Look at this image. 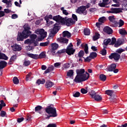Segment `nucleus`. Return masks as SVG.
<instances>
[{
	"label": "nucleus",
	"mask_w": 127,
	"mask_h": 127,
	"mask_svg": "<svg viewBox=\"0 0 127 127\" xmlns=\"http://www.w3.org/2000/svg\"><path fill=\"white\" fill-rule=\"evenodd\" d=\"M46 58V54H45V52H42L39 55V59H42L43 58Z\"/></svg>",
	"instance_id": "nucleus-30"
},
{
	"label": "nucleus",
	"mask_w": 127,
	"mask_h": 127,
	"mask_svg": "<svg viewBox=\"0 0 127 127\" xmlns=\"http://www.w3.org/2000/svg\"><path fill=\"white\" fill-rule=\"evenodd\" d=\"M45 112L48 115H51L53 116V118H56L58 114H57V111H56V108L55 107H51V106H48L45 109Z\"/></svg>",
	"instance_id": "nucleus-5"
},
{
	"label": "nucleus",
	"mask_w": 127,
	"mask_h": 127,
	"mask_svg": "<svg viewBox=\"0 0 127 127\" xmlns=\"http://www.w3.org/2000/svg\"><path fill=\"white\" fill-rule=\"evenodd\" d=\"M124 51H126V50H124L122 48H120L116 50V52H117L116 53H118V54H120L121 55V54H122L123 52H124Z\"/></svg>",
	"instance_id": "nucleus-44"
},
{
	"label": "nucleus",
	"mask_w": 127,
	"mask_h": 127,
	"mask_svg": "<svg viewBox=\"0 0 127 127\" xmlns=\"http://www.w3.org/2000/svg\"><path fill=\"white\" fill-rule=\"evenodd\" d=\"M47 127H57V125L54 124H49L47 126Z\"/></svg>",
	"instance_id": "nucleus-58"
},
{
	"label": "nucleus",
	"mask_w": 127,
	"mask_h": 127,
	"mask_svg": "<svg viewBox=\"0 0 127 127\" xmlns=\"http://www.w3.org/2000/svg\"><path fill=\"white\" fill-rule=\"evenodd\" d=\"M85 55V53L84 52V51L81 50L79 52L78 55H77V57H79V58H83L84 55Z\"/></svg>",
	"instance_id": "nucleus-31"
},
{
	"label": "nucleus",
	"mask_w": 127,
	"mask_h": 127,
	"mask_svg": "<svg viewBox=\"0 0 127 127\" xmlns=\"http://www.w3.org/2000/svg\"><path fill=\"white\" fill-rule=\"evenodd\" d=\"M45 86L46 88H51V87L54 86V83L51 81H48L46 82Z\"/></svg>",
	"instance_id": "nucleus-22"
},
{
	"label": "nucleus",
	"mask_w": 127,
	"mask_h": 127,
	"mask_svg": "<svg viewBox=\"0 0 127 127\" xmlns=\"http://www.w3.org/2000/svg\"><path fill=\"white\" fill-rule=\"evenodd\" d=\"M81 47L82 48H84V52H85V54H88V53H89V51H88L89 48L88 47V44H85L84 46V45L81 44Z\"/></svg>",
	"instance_id": "nucleus-18"
},
{
	"label": "nucleus",
	"mask_w": 127,
	"mask_h": 127,
	"mask_svg": "<svg viewBox=\"0 0 127 127\" xmlns=\"http://www.w3.org/2000/svg\"><path fill=\"white\" fill-rule=\"evenodd\" d=\"M80 92L82 94H87V93H88V91L84 88H81Z\"/></svg>",
	"instance_id": "nucleus-55"
},
{
	"label": "nucleus",
	"mask_w": 127,
	"mask_h": 127,
	"mask_svg": "<svg viewBox=\"0 0 127 127\" xmlns=\"http://www.w3.org/2000/svg\"><path fill=\"white\" fill-rule=\"evenodd\" d=\"M112 42V39L110 38L105 39L103 41V45H109Z\"/></svg>",
	"instance_id": "nucleus-25"
},
{
	"label": "nucleus",
	"mask_w": 127,
	"mask_h": 127,
	"mask_svg": "<svg viewBox=\"0 0 127 127\" xmlns=\"http://www.w3.org/2000/svg\"><path fill=\"white\" fill-rule=\"evenodd\" d=\"M65 52H66V49H64L58 51L57 52V54H62L63 53H65Z\"/></svg>",
	"instance_id": "nucleus-51"
},
{
	"label": "nucleus",
	"mask_w": 127,
	"mask_h": 127,
	"mask_svg": "<svg viewBox=\"0 0 127 127\" xmlns=\"http://www.w3.org/2000/svg\"><path fill=\"white\" fill-rule=\"evenodd\" d=\"M83 58L84 59V62H88V63H90L92 61V59L90 58V56L87 57L86 58H84V57Z\"/></svg>",
	"instance_id": "nucleus-50"
},
{
	"label": "nucleus",
	"mask_w": 127,
	"mask_h": 127,
	"mask_svg": "<svg viewBox=\"0 0 127 127\" xmlns=\"http://www.w3.org/2000/svg\"><path fill=\"white\" fill-rule=\"evenodd\" d=\"M6 115V113L4 111H1L0 112V116L2 117V118H4Z\"/></svg>",
	"instance_id": "nucleus-52"
},
{
	"label": "nucleus",
	"mask_w": 127,
	"mask_h": 127,
	"mask_svg": "<svg viewBox=\"0 0 127 127\" xmlns=\"http://www.w3.org/2000/svg\"><path fill=\"white\" fill-rule=\"evenodd\" d=\"M72 17L74 21H78V17H77V15H76V14H72Z\"/></svg>",
	"instance_id": "nucleus-53"
},
{
	"label": "nucleus",
	"mask_w": 127,
	"mask_h": 127,
	"mask_svg": "<svg viewBox=\"0 0 127 127\" xmlns=\"http://www.w3.org/2000/svg\"><path fill=\"white\" fill-rule=\"evenodd\" d=\"M30 37L31 38V40H32L33 42H34L35 39H36V38L37 37V35L35 34H32L30 36Z\"/></svg>",
	"instance_id": "nucleus-45"
},
{
	"label": "nucleus",
	"mask_w": 127,
	"mask_h": 127,
	"mask_svg": "<svg viewBox=\"0 0 127 127\" xmlns=\"http://www.w3.org/2000/svg\"><path fill=\"white\" fill-rule=\"evenodd\" d=\"M61 66V63H56L54 64V66L56 68H57L58 67H60Z\"/></svg>",
	"instance_id": "nucleus-56"
},
{
	"label": "nucleus",
	"mask_w": 127,
	"mask_h": 127,
	"mask_svg": "<svg viewBox=\"0 0 127 127\" xmlns=\"http://www.w3.org/2000/svg\"><path fill=\"white\" fill-rule=\"evenodd\" d=\"M100 79L101 81H103V82H105V81L107 80V76L104 74H101L100 75Z\"/></svg>",
	"instance_id": "nucleus-33"
},
{
	"label": "nucleus",
	"mask_w": 127,
	"mask_h": 127,
	"mask_svg": "<svg viewBox=\"0 0 127 127\" xmlns=\"http://www.w3.org/2000/svg\"><path fill=\"white\" fill-rule=\"evenodd\" d=\"M109 100H110V102H111V103H114V102H116V101L117 100V95H116L115 94L112 95L109 98Z\"/></svg>",
	"instance_id": "nucleus-24"
},
{
	"label": "nucleus",
	"mask_w": 127,
	"mask_h": 127,
	"mask_svg": "<svg viewBox=\"0 0 127 127\" xmlns=\"http://www.w3.org/2000/svg\"><path fill=\"white\" fill-rule=\"evenodd\" d=\"M93 99H95V101L99 102L102 100V98L101 97V96L96 95V96H95Z\"/></svg>",
	"instance_id": "nucleus-40"
},
{
	"label": "nucleus",
	"mask_w": 127,
	"mask_h": 127,
	"mask_svg": "<svg viewBox=\"0 0 127 127\" xmlns=\"http://www.w3.org/2000/svg\"><path fill=\"white\" fill-rule=\"evenodd\" d=\"M18 17V16H17V14H13L11 16V18L12 19H15L16 18H17Z\"/></svg>",
	"instance_id": "nucleus-57"
},
{
	"label": "nucleus",
	"mask_w": 127,
	"mask_h": 127,
	"mask_svg": "<svg viewBox=\"0 0 127 127\" xmlns=\"http://www.w3.org/2000/svg\"><path fill=\"white\" fill-rule=\"evenodd\" d=\"M96 93L95 92V91L92 90L89 93V95L92 98V99H94L95 97L96 96Z\"/></svg>",
	"instance_id": "nucleus-39"
},
{
	"label": "nucleus",
	"mask_w": 127,
	"mask_h": 127,
	"mask_svg": "<svg viewBox=\"0 0 127 127\" xmlns=\"http://www.w3.org/2000/svg\"><path fill=\"white\" fill-rule=\"evenodd\" d=\"M0 59L3 60H8V57L6 55L1 52H0Z\"/></svg>",
	"instance_id": "nucleus-21"
},
{
	"label": "nucleus",
	"mask_w": 127,
	"mask_h": 127,
	"mask_svg": "<svg viewBox=\"0 0 127 127\" xmlns=\"http://www.w3.org/2000/svg\"><path fill=\"white\" fill-rule=\"evenodd\" d=\"M23 27L24 30L18 34L17 41H23V39H26L31 34L30 27L28 25H25Z\"/></svg>",
	"instance_id": "nucleus-3"
},
{
	"label": "nucleus",
	"mask_w": 127,
	"mask_h": 127,
	"mask_svg": "<svg viewBox=\"0 0 127 127\" xmlns=\"http://www.w3.org/2000/svg\"><path fill=\"white\" fill-rule=\"evenodd\" d=\"M76 41H77V43H76L77 46H79L80 45V44L82 43V42L79 39H77Z\"/></svg>",
	"instance_id": "nucleus-62"
},
{
	"label": "nucleus",
	"mask_w": 127,
	"mask_h": 127,
	"mask_svg": "<svg viewBox=\"0 0 127 127\" xmlns=\"http://www.w3.org/2000/svg\"><path fill=\"white\" fill-rule=\"evenodd\" d=\"M80 92L77 91L76 92L73 93V96L74 97V98H78V97H80Z\"/></svg>",
	"instance_id": "nucleus-47"
},
{
	"label": "nucleus",
	"mask_w": 127,
	"mask_h": 127,
	"mask_svg": "<svg viewBox=\"0 0 127 127\" xmlns=\"http://www.w3.org/2000/svg\"><path fill=\"white\" fill-rule=\"evenodd\" d=\"M17 121L18 123H21L22 122H23V121H24V118H23V117L18 118Z\"/></svg>",
	"instance_id": "nucleus-60"
},
{
	"label": "nucleus",
	"mask_w": 127,
	"mask_h": 127,
	"mask_svg": "<svg viewBox=\"0 0 127 127\" xmlns=\"http://www.w3.org/2000/svg\"><path fill=\"white\" fill-rule=\"evenodd\" d=\"M119 31L120 34H121V35H127V32L124 28L120 29L119 30Z\"/></svg>",
	"instance_id": "nucleus-26"
},
{
	"label": "nucleus",
	"mask_w": 127,
	"mask_h": 127,
	"mask_svg": "<svg viewBox=\"0 0 127 127\" xmlns=\"http://www.w3.org/2000/svg\"><path fill=\"white\" fill-rule=\"evenodd\" d=\"M7 66V63L4 61H0V70H2Z\"/></svg>",
	"instance_id": "nucleus-16"
},
{
	"label": "nucleus",
	"mask_w": 127,
	"mask_h": 127,
	"mask_svg": "<svg viewBox=\"0 0 127 127\" xmlns=\"http://www.w3.org/2000/svg\"><path fill=\"white\" fill-rule=\"evenodd\" d=\"M76 12L79 14H82L83 15H87V13H88L87 10H86V7L84 5L78 7L76 10Z\"/></svg>",
	"instance_id": "nucleus-8"
},
{
	"label": "nucleus",
	"mask_w": 127,
	"mask_h": 127,
	"mask_svg": "<svg viewBox=\"0 0 127 127\" xmlns=\"http://www.w3.org/2000/svg\"><path fill=\"white\" fill-rule=\"evenodd\" d=\"M31 72H29V73L28 74L26 75V81H28V78H29V77H30V76H31Z\"/></svg>",
	"instance_id": "nucleus-59"
},
{
	"label": "nucleus",
	"mask_w": 127,
	"mask_h": 127,
	"mask_svg": "<svg viewBox=\"0 0 127 127\" xmlns=\"http://www.w3.org/2000/svg\"><path fill=\"white\" fill-rule=\"evenodd\" d=\"M76 73L77 75L74 79V81L76 83H82V82H84L89 79V73L88 72L84 73H85L84 69H77L76 70Z\"/></svg>",
	"instance_id": "nucleus-1"
},
{
	"label": "nucleus",
	"mask_w": 127,
	"mask_h": 127,
	"mask_svg": "<svg viewBox=\"0 0 127 127\" xmlns=\"http://www.w3.org/2000/svg\"><path fill=\"white\" fill-rule=\"evenodd\" d=\"M73 75H74V71H73V70H70L67 72V76H68V77H72Z\"/></svg>",
	"instance_id": "nucleus-42"
},
{
	"label": "nucleus",
	"mask_w": 127,
	"mask_h": 127,
	"mask_svg": "<svg viewBox=\"0 0 127 127\" xmlns=\"http://www.w3.org/2000/svg\"><path fill=\"white\" fill-rule=\"evenodd\" d=\"M111 10H112V13H120V12H123V9L121 8H111Z\"/></svg>",
	"instance_id": "nucleus-13"
},
{
	"label": "nucleus",
	"mask_w": 127,
	"mask_h": 127,
	"mask_svg": "<svg viewBox=\"0 0 127 127\" xmlns=\"http://www.w3.org/2000/svg\"><path fill=\"white\" fill-rule=\"evenodd\" d=\"M29 65H30V62L29 61L25 60L23 63V65L25 66V67H26L29 66Z\"/></svg>",
	"instance_id": "nucleus-48"
},
{
	"label": "nucleus",
	"mask_w": 127,
	"mask_h": 127,
	"mask_svg": "<svg viewBox=\"0 0 127 127\" xmlns=\"http://www.w3.org/2000/svg\"><path fill=\"white\" fill-rule=\"evenodd\" d=\"M100 34H99V33H96L95 35L93 37V39L94 41H96V40H98V39L100 38Z\"/></svg>",
	"instance_id": "nucleus-34"
},
{
	"label": "nucleus",
	"mask_w": 127,
	"mask_h": 127,
	"mask_svg": "<svg viewBox=\"0 0 127 127\" xmlns=\"http://www.w3.org/2000/svg\"><path fill=\"white\" fill-rule=\"evenodd\" d=\"M97 11V8H91L89 9V11L90 12H95V11Z\"/></svg>",
	"instance_id": "nucleus-61"
},
{
	"label": "nucleus",
	"mask_w": 127,
	"mask_h": 127,
	"mask_svg": "<svg viewBox=\"0 0 127 127\" xmlns=\"http://www.w3.org/2000/svg\"><path fill=\"white\" fill-rule=\"evenodd\" d=\"M53 70H54V66L53 65H51V66L49 67L44 71V74H47V73H50V72H52V71H53Z\"/></svg>",
	"instance_id": "nucleus-19"
},
{
	"label": "nucleus",
	"mask_w": 127,
	"mask_h": 127,
	"mask_svg": "<svg viewBox=\"0 0 127 127\" xmlns=\"http://www.w3.org/2000/svg\"><path fill=\"white\" fill-rule=\"evenodd\" d=\"M83 32L84 33V35H89L91 33L90 29H84Z\"/></svg>",
	"instance_id": "nucleus-41"
},
{
	"label": "nucleus",
	"mask_w": 127,
	"mask_h": 127,
	"mask_svg": "<svg viewBox=\"0 0 127 127\" xmlns=\"http://www.w3.org/2000/svg\"><path fill=\"white\" fill-rule=\"evenodd\" d=\"M109 58L111 60L114 59L116 62H118L119 60L121 59V55L118 53H111L109 56Z\"/></svg>",
	"instance_id": "nucleus-9"
},
{
	"label": "nucleus",
	"mask_w": 127,
	"mask_h": 127,
	"mask_svg": "<svg viewBox=\"0 0 127 127\" xmlns=\"http://www.w3.org/2000/svg\"><path fill=\"white\" fill-rule=\"evenodd\" d=\"M53 20L56 21L57 23L54 25V27L52 29L51 33L52 34H56L59 30H60V23L63 24L64 23V18L60 16V15H57L54 16L53 18Z\"/></svg>",
	"instance_id": "nucleus-2"
},
{
	"label": "nucleus",
	"mask_w": 127,
	"mask_h": 127,
	"mask_svg": "<svg viewBox=\"0 0 127 127\" xmlns=\"http://www.w3.org/2000/svg\"><path fill=\"white\" fill-rule=\"evenodd\" d=\"M36 84H38V85H40V84H42V85H44L45 84V79L44 78L42 79L41 80L40 79H39L37 80Z\"/></svg>",
	"instance_id": "nucleus-28"
},
{
	"label": "nucleus",
	"mask_w": 127,
	"mask_h": 127,
	"mask_svg": "<svg viewBox=\"0 0 127 127\" xmlns=\"http://www.w3.org/2000/svg\"><path fill=\"white\" fill-rule=\"evenodd\" d=\"M97 56H98V54L95 52H93L90 53L89 57L91 59H94V58H96Z\"/></svg>",
	"instance_id": "nucleus-23"
},
{
	"label": "nucleus",
	"mask_w": 127,
	"mask_h": 127,
	"mask_svg": "<svg viewBox=\"0 0 127 127\" xmlns=\"http://www.w3.org/2000/svg\"><path fill=\"white\" fill-rule=\"evenodd\" d=\"M119 25V23L117 20H115L110 23V26L112 27H118Z\"/></svg>",
	"instance_id": "nucleus-20"
},
{
	"label": "nucleus",
	"mask_w": 127,
	"mask_h": 127,
	"mask_svg": "<svg viewBox=\"0 0 127 127\" xmlns=\"http://www.w3.org/2000/svg\"><path fill=\"white\" fill-rule=\"evenodd\" d=\"M65 37L67 38H70L71 37V33L68 31H64L63 32V37H61L60 38H58L57 41L60 44H68L69 40Z\"/></svg>",
	"instance_id": "nucleus-4"
},
{
	"label": "nucleus",
	"mask_w": 127,
	"mask_h": 127,
	"mask_svg": "<svg viewBox=\"0 0 127 127\" xmlns=\"http://www.w3.org/2000/svg\"><path fill=\"white\" fill-rule=\"evenodd\" d=\"M75 51H76V50L72 48H66L65 50V52L68 54V55H73L74 53H75Z\"/></svg>",
	"instance_id": "nucleus-14"
},
{
	"label": "nucleus",
	"mask_w": 127,
	"mask_h": 127,
	"mask_svg": "<svg viewBox=\"0 0 127 127\" xmlns=\"http://www.w3.org/2000/svg\"><path fill=\"white\" fill-rule=\"evenodd\" d=\"M108 19L110 21V23L113 22L114 20H116V18H115V16H110L108 17Z\"/></svg>",
	"instance_id": "nucleus-49"
},
{
	"label": "nucleus",
	"mask_w": 127,
	"mask_h": 127,
	"mask_svg": "<svg viewBox=\"0 0 127 127\" xmlns=\"http://www.w3.org/2000/svg\"><path fill=\"white\" fill-rule=\"evenodd\" d=\"M5 14L3 11H0V17H2L4 16Z\"/></svg>",
	"instance_id": "nucleus-64"
},
{
	"label": "nucleus",
	"mask_w": 127,
	"mask_h": 127,
	"mask_svg": "<svg viewBox=\"0 0 127 127\" xmlns=\"http://www.w3.org/2000/svg\"><path fill=\"white\" fill-rule=\"evenodd\" d=\"M32 43H33V41L31 39H28L24 41L25 44H28L29 45H30V44H32Z\"/></svg>",
	"instance_id": "nucleus-36"
},
{
	"label": "nucleus",
	"mask_w": 127,
	"mask_h": 127,
	"mask_svg": "<svg viewBox=\"0 0 127 127\" xmlns=\"http://www.w3.org/2000/svg\"><path fill=\"white\" fill-rule=\"evenodd\" d=\"M116 68H117V64H112L108 66L107 69L109 72H113Z\"/></svg>",
	"instance_id": "nucleus-12"
},
{
	"label": "nucleus",
	"mask_w": 127,
	"mask_h": 127,
	"mask_svg": "<svg viewBox=\"0 0 127 127\" xmlns=\"http://www.w3.org/2000/svg\"><path fill=\"white\" fill-rule=\"evenodd\" d=\"M106 19H107L106 18V17L103 16V17L99 18V19H98V21L99 22H101L102 23H103V22H104L105 21H106Z\"/></svg>",
	"instance_id": "nucleus-46"
},
{
	"label": "nucleus",
	"mask_w": 127,
	"mask_h": 127,
	"mask_svg": "<svg viewBox=\"0 0 127 127\" xmlns=\"http://www.w3.org/2000/svg\"><path fill=\"white\" fill-rule=\"evenodd\" d=\"M42 109L43 108L41 106L38 105L35 108V112H36V113H39L40 114H41V113H40V112L39 111H41Z\"/></svg>",
	"instance_id": "nucleus-29"
},
{
	"label": "nucleus",
	"mask_w": 127,
	"mask_h": 127,
	"mask_svg": "<svg viewBox=\"0 0 127 127\" xmlns=\"http://www.w3.org/2000/svg\"><path fill=\"white\" fill-rule=\"evenodd\" d=\"M13 82L15 84V85H17L19 83V80L17 78V77L15 76L13 78Z\"/></svg>",
	"instance_id": "nucleus-37"
},
{
	"label": "nucleus",
	"mask_w": 127,
	"mask_h": 127,
	"mask_svg": "<svg viewBox=\"0 0 127 127\" xmlns=\"http://www.w3.org/2000/svg\"><path fill=\"white\" fill-rule=\"evenodd\" d=\"M100 54H102L103 56H106L107 55V50L103 49L100 52Z\"/></svg>",
	"instance_id": "nucleus-43"
},
{
	"label": "nucleus",
	"mask_w": 127,
	"mask_h": 127,
	"mask_svg": "<svg viewBox=\"0 0 127 127\" xmlns=\"http://www.w3.org/2000/svg\"><path fill=\"white\" fill-rule=\"evenodd\" d=\"M109 45H114V47L118 48L120 46H121V44H118L117 42V39L116 38L113 37L112 38V41L109 44Z\"/></svg>",
	"instance_id": "nucleus-10"
},
{
	"label": "nucleus",
	"mask_w": 127,
	"mask_h": 127,
	"mask_svg": "<svg viewBox=\"0 0 127 127\" xmlns=\"http://www.w3.org/2000/svg\"><path fill=\"white\" fill-rule=\"evenodd\" d=\"M91 49H92V50L93 51H97L98 50V49L95 46H92L91 48Z\"/></svg>",
	"instance_id": "nucleus-63"
},
{
	"label": "nucleus",
	"mask_w": 127,
	"mask_h": 127,
	"mask_svg": "<svg viewBox=\"0 0 127 127\" xmlns=\"http://www.w3.org/2000/svg\"><path fill=\"white\" fill-rule=\"evenodd\" d=\"M35 33L40 35V39H37L36 41H40L46 37L47 32L43 29H38L36 30Z\"/></svg>",
	"instance_id": "nucleus-6"
},
{
	"label": "nucleus",
	"mask_w": 127,
	"mask_h": 127,
	"mask_svg": "<svg viewBox=\"0 0 127 127\" xmlns=\"http://www.w3.org/2000/svg\"><path fill=\"white\" fill-rule=\"evenodd\" d=\"M64 23L62 24H65L66 26H71L73 24H75L76 21H74L72 18H69L68 17H64Z\"/></svg>",
	"instance_id": "nucleus-7"
},
{
	"label": "nucleus",
	"mask_w": 127,
	"mask_h": 127,
	"mask_svg": "<svg viewBox=\"0 0 127 127\" xmlns=\"http://www.w3.org/2000/svg\"><path fill=\"white\" fill-rule=\"evenodd\" d=\"M27 56L30 57V58H32V59H35L37 60V59H39L38 55L33 54H28Z\"/></svg>",
	"instance_id": "nucleus-17"
},
{
	"label": "nucleus",
	"mask_w": 127,
	"mask_h": 127,
	"mask_svg": "<svg viewBox=\"0 0 127 127\" xmlns=\"http://www.w3.org/2000/svg\"><path fill=\"white\" fill-rule=\"evenodd\" d=\"M124 24L125 21L123 19H120L118 22V27H122V26H124Z\"/></svg>",
	"instance_id": "nucleus-38"
},
{
	"label": "nucleus",
	"mask_w": 127,
	"mask_h": 127,
	"mask_svg": "<svg viewBox=\"0 0 127 127\" xmlns=\"http://www.w3.org/2000/svg\"><path fill=\"white\" fill-rule=\"evenodd\" d=\"M114 91L112 90H107L105 91V94L108 95V96H110V97H112L113 95H114Z\"/></svg>",
	"instance_id": "nucleus-27"
},
{
	"label": "nucleus",
	"mask_w": 127,
	"mask_h": 127,
	"mask_svg": "<svg viewBox=\"0 0 127 127\" xmlns=\"http://www.w3.org/2000/svg\"><path fill=\"white\" fill-rule=\"evenodd\" d=\"M103 31L109 35L113 33V29L109 26L105 27L103 29Z\"/></svg>",
	"instance_id": "nucleus-11"
},
{
	"label": "nucleus",
	"mask_w": 127,
	"mask_h": 127,
	"mask_svg": "<svg viewBox=\"0 0 127 127\" xmlns=\"http://www.w3.org/2000/svg\"><path fill=\"white\" fill-rule=\"evenodd\" d=\"M11 47H13L12 49L13 51H21V49H22L21 47L19 45H17V44H15Z\"/></svg>",
	"instance_id": "nucleus-15"
},
{
	"label": "nucleus",
	"mask_w": 127,
	"mask_h": 127,
	"mask_svg": "<svg viewBox=\"0 0 127 127\" xmlns=\"http://www.w3.org/2000/svg\"><path fill=\"white\" fill-rule=\"evenodd\" d=\"M16 57H17V56H16V55H14L10 58V59L13 62L15 61V60H16Z\"/></svg>",
	"instance_id": "nucleus-54"
},
{
	"label": "nucleus",
	"mask_w": 127,
	"mask_h": 127,
	"mask_svg": "<svg viewBox=\"0 0 127 127\" xmlns=\"http://www.w3.org/2000/svg\"><path fill=\"white\" fill-rule=\"evenodd\" d=\"M51 45L52 47V49H55L56 50H57L58 47H59V45L57 43L52 44Z\"/></svg>",
	"instance_id": "nucleus-35"
},
{
	"label": "nucleus",
	"mask_w": 127,
	"mask_h": 127,
	"mask_svg": "<svg viewBox=\"0 0 127 127\" xmlns=\"http://www.w3.org/2000/svg\"><path fill=\"white\" fill-rule=\"evenodd\" d=\"M50 43V42L49 41H48L44 43H40V46H42L43 47H45V46H48V45H49Z\"/></svg>",
	"instance_id": "nucleus-32"
}]
</instances>
